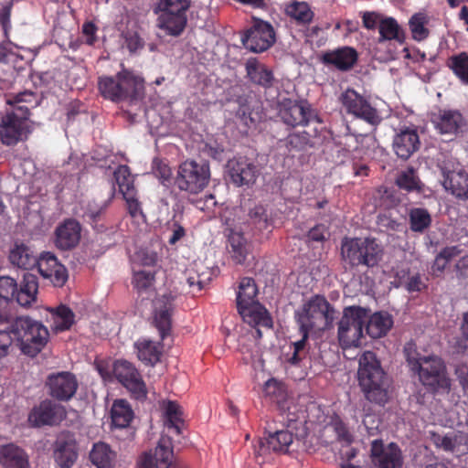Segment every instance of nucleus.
Segmentation results:
<instances>
[{"instance_id":"nucleus-1","label":"nucleus","mask_w":468,"mask_h":468,"mask_svg":"<svg viewBox=\"0 0 468 468\" xmlns=\"http://www.w3.org/2000/svg\"><path fill=\"white\" fill-rule=\"evenodd\" d=\"M6 102L13 106V110L2 119L0 137L4 144L14 145L17 142L26 139L30 133L29 108L22 103H34L35 95L31 91L10 94Z\"/></svg>"},{"instance_id":"nucleus-2","label":"nucleus","mask_w":468,"mask_h":468,"mask_svg":"<svg viewBox=\"0 0 468 468\" xmlns=\"http://www.w3.org/2000/svg\"><path fill=\"white\" fill-rule=\"evenodd\" d=\"M404 353L410 370L418 374L420 381L432 389H449L450 379L446 376L443 361L437 356H422L413 343L404 346Z\"/></svg>"},{"instance_id":"nucleus-3","label":"nucleus","mask_w":468,"mask_h":468,"mask_svg":"<svg viewBox=\"0 0 468 468\" xmlns=\"http://www.w3.org/2000/svg\"><path fill=\"white\" fill-rule=\"evenodd\" d=\"M358 363V381L367 399L377 404L387 402L388 382L376 354L364 352Z\"/></svg>"},{"instance_id":"nucleus-4","label":"nucleus","mask_w":468,"mask_h":468,"mask_svg":"<svg viewBox=\"0 0 468 468\" xmlns=\"http://www.w3.org/2000/svg\"><path fill=\"white\" fill-rule=\"evenodd\" d=\"M335 310L323 296L306 301L294 314L301 332H321L332 327Z\"/></svg>"},{"instance_id":"nucleus-5","label":"nucleus","mask_w":468,"mask_h":468,"mask_svg":"<svg viewBox=\"0 0 468 468\" xmlns=\"http://www.w3.org/2000/svg\"><path fill=\"white\" fill-rule=\"evenodd\" d=\"M11 332L16 339L21 352L36 356L47 345L49 337L48 328L40 322L28 316L12 319Z\"/></svg>"},{"instance_id":"nucleus-6","label":"nucleus","mask_w":468,"mask_h":468,"mask_svg":"<svg viewBox=\"0 0 468 468\" xmlns=\"http://www.w3.org/2000/svg\"><path fill=\"white\" fill-rule=\"evenodd\" d=\"M343 259L352 266H376L382 258V248L373 239H350L342 242Z\"/></svg>"},{"instance_id":"nucleus-7","label":"nucleus","mask_w":468,"mask_h":468,"mask_svg":"<svg viewBox=\"0 0 468 468\" xmlns=\"http://www.w3.org/2000/svg\"><path fill=\"white\" fill-rule=\"evenodd\" d=\"M367 320V313L364 308L349 306L344 309L337 328V338L343 349L359 345Z\"/></svg>"},{"instance_id":"nucleus-8","label":"nucleus","mask_w":468,"mask_h":468,"mask_svg":"<svg viewBox=\"0 0 468 468\" xmlns=\"http://www.w3.org/2000/svg\"><path fill=\"white\" fill-rule=\"evenodd\" d=\"M441 184L451 195L461 200L468 199V173L463 165L452 156L439 160Z\"/></svg>"},{"instance_id":"nucleus-9","label":"nucleus","mask_w":468,"mask_h":468,"mask_svg":"<svg viewBox=\"0 0 468 468\" xmlns=\"http://www.w3.org/2000/svg\"><path fill=\"white\" fill-rule=\"evenodd\" d=\"M190 0H159L157 8L161 12L157 27L170 36L180 35L186 25V11Z\"/></svg>"},{"instance_id":"nucleus-10","label":"nucleus","mask_w":468,"mask_h":468,"mask_svg":"<svg viewBox=\"0 0 468 468\" xmlns=\"http://www.w3.org/2000/svg\"><path fill=\"white\" fill-rule=\"evenodd\" d=\"M209 178L207 163L187 160L179 165L175 182L180 190L197 194L207 186Z\"/></svg>"},{"instance_id":"nucleus-11","label":"nucleus","mask_w":468,"mask_h":468,"mask_svg":"<svg viewBox=\"0 0 468 468\" xmlns=\"http://www.w3.org/2000/svg\"><path fill=\"white\" fill-rule=\"evenodd\" d=\"M346 112L371 125H378L382 118L377 109L353 89L345 90L339 98Z\"/></svg>"},{"instance_id":"nucleus-12","label":"nucleus","mask_w":468,"mask_h":468,"mask_svg":"<svg viewBox=\"0 0 468 468\" xmlns=\"http://www.w3.org/2000/svg\"><path fill=\"white\" fill-rule=\"evenodd\" d=\"M246 48L260 53L267 50L275 42V33L270 23L254 19L253 25L241 38Z\"/></svg>"},{"instance_id":"nucleus-13","label":"nucleus","mask_w":468,"mask_h":468,"mask_svg":"<svg viewBox=\"0 0 468 468\" xmlns=\"http://www.w3.org/2000/svg\"><path fill=\"white\" fill-rule=\"evenodd\" d=\"M171 438L162 436L154 453H144L138 462V468H186L174 463Z\"/></svg>"},{"instance_id":"nucleus-14","label":"nucleus","mask_w":468,"mask_h":468,"mask_svg":"<svg viewBox=\"0 0 468 468\" xmlns=\"http://www.w3.org/2000/svg\"><path fill=\"white\" fill-rule=\"evenodd\" d=\"M113 373L116 378L137 399L146 397L147 391L144 380L138 370L126 360H120L114 363Z\"/></svg>"},{"instance_id":"nucleus-15","label":"nucleus","mask_w":468,"mask_h":468,"mask_svg":"<svg viewBox=\"0 0 468 468\" xmlns=\"http://www.w3.org/2000/svg\"><path fill=\"white\" fill-rule=\"evenodd\" d=\"M279 116L288 126L307 125L316 116L305 101L284 100L280 104Z\"/></svg>"},{"instance_id":"nucleus-16","label":"nucleus","mask_w":468,"mask_h":468,"mask_svg":"<svg viewBox=\"0 0 468 468\" xmlns=\"http://www.w3.org/2000/svg\"><path fill=\"white\" fill-rule=\"evenodd\" d=\"M49 395L60 401L70 399L78 388L76 377L67 371L50 374L46 382Z\"/></svg>"},{"instance_id":"nucleus-17","label":"nucleus","mask_w":468,"mask_h":468,"mask_svg":"<svg viewBox=\"0 0 468 468\" xmlns=\"http://www.w3.org/2000/svg\"><path fill=\"white\" fill-rule=\"evenodd\" d=\"M36 264L41 276L54 286L62 287L68 281L69 274L66 267L53 253H41Z\"/></svg>"},{"instance_id":"nucleus-18","label":"nucleus","mask_w":468,"mask_h":468,"mask_svg":"<svg viewBox=\"0 0 468 468\" xmlns=\"http://www.w3.org/2000/svg\"><path fill=\"white\" fill-rule=\"evenodd\" d=\"M379 37L377 40L376 50H381L384 48H388V56L386 58L393 57L395 49L391 48V41L394 40L399 45L405 43L406 35L404 30L399 27L397 20L393 17H384L379 25L378 29Z\"/></svg>"},{"instance_id":"nucleus-19","label":"nucleus","mask_w":468,"mask_h":468,"mask_svg":"<svg viewBox=\"0 0 468 468\" xmlns=\"http://www.w3.org/2000/svg\"><path fill=\"white\" fill-rule=\"evenodd\" d=\"M228 167L231 182L237 186L254 184L260 173L257 165L245 157L229 161Z\"/></svg>"},{"instance_id":"nucleus-20","label":"nucleus","mask_w":468,"mask_h":468,"mask_svg":"<svg viewBox=\"0 0 468 468\" xmlns=\"http://www.w3.org/2000/svg\"><path fill=\"white\" fill-rule=\"evenodd\" d=\"M64 416L65 410L62 406L46 399L31 410L28 416V421L34 427L55 425L58 424Z\"/></svg>"},{"instance_id":"nucleus-21","label":"nucleus","mask_w":468,"mask_h":468,"mask_svg":"<svg viewBox=\"0 0 468 468\" xmlns=\"http://www.w3.org/2000/svg\"><path fill=\"white\" fill-rule=\"evenodd\" d=\"M372 463L378 468H400L402 464L401 452L395 443L387 447L378 440H374L371 445Z\"/></svg>"},{"instance_id":"nucleus-22","label":"nucleus","mask_w":468,"mask_h":468,"mask_svg":"<svg viewBox=\"0 0 468 468\" xmlns=\"http://www.w3.org/2000/svg\"><path fill=\"white\" fill-rule=\"evenodd\" d=\"M54 458L61 468H70L78 458L77 442L73 434L60 433L55 442Z\"/></svg>"},{"instance_id":"nucleus-23","label":"nucleus","mask_w":468,"mask_h":468,"mask_svg":"<svg viewBox=\"0 0 468 468\" xmlns=\"http://www.w3.org/2000/svg\"><path fill=\"white\" fill-rule=\"evenodd\" d=\"M432 122L441 134L456 135L466 127L462 113L457 110H440L434 115Z\"/></svg>"},{"instance_id":"nucleus-24","label":"nucleus","mask_w":468,"mask_h":468,"mask_svg":"<svg viewBox=\"0 0 468 468\" xmlns=\"http://www.w3.org/2000/svg\"><path fill=\"white\" fill-rule=\"evenodd\" d=\"M420 145L418 131L415 127H405L396 133L393 139V148L396 154L408 159L419 150Z\"/></svg>"},{"instance_id":"nucleus-25","label":"nucleus","mask_w":468,"mask_h":468,"mask_svg":"<svg viewBox=\"0 0 468 468\" xmlns=\"http://www.w3.org/2000/svg\"><path fill=\"white\" fill-rule=\"evenodd\" d=\"M80 225L74 219H67L55 231V244L62 250H71L80 239Z\"/></svg>"},{"instance_id":"nucleus-26","label":"nucleus","mask_w":468,"mask_h":468,"mask_svg":"<svg viewBox=\"0 0 468 468\" xmlns=\"http://www.w3.org/2000/svg\"><path fill=\"white\" fill-rule=\"evenodd\" d=\"M323 62L331 65L339 70L350 69L357 60V52L350 47H343L323 55Z\"/></svg>"},{"instance_id":"nucleus-27","label":"nucleus","mask_w":468,"mask_h":468,"mask_svg":"<svg viewBox=\"0 0 468 468\" xmlns=\"http://www.w3.org/2000/svg\"><path fill=\"white\" fill-rule=\"evenodd\" d=\"M0 464L4 468H29L28 455L16 444L3 445L0 447Z\"/></svg>"},{"instance_id":"nucleus-28","label":"nucleus","mask_w":468,"mask_h":468,"mask_svg":"<svg viewBox=\"0 0 468 468\" xmlns=\"http://www.w3.org/2000/svg\"><path fill=\"white\" fill-rule=\"evenodd\" d=\"M122 100H137L144 91L143 80L128 70L118 73Z\"/></svg>"},{"instance_id":"nucleus-29","label":"nucleus","mask_w":468,"mask_h":468,"mask_svg":"<svg viewBox=\"0 0 468 468\" xmlns=\"http://www.w3.org/2000/svg\"><path fill=\"white\" fill-rule=\"evenodd\" d=\"M244 322L252 326H261L270 329L272 321L267 310L260 303H254L240 310H238Z\"/></svg>"},{"instance_id":"nucleus-30","label":"nucleus","mask_w":468,"mask_h":468,"mask_svg":"<svg viewBox=\"0 0 468 468\" xmlns=\"http://www.w3.org/2000/svg\"><path fill=\"white\" fill-rule=\"evenodd\" d=\"M246 72L250 80L257 85L269 88L273 83L274 77L272 71L256 58L247 60Z\"/></svg>"},{"instance_id":"nucleus-31","label":"nucleus","mask_w":468,"mask_h":468,"mask_svg":"<svg viewBox=\"0 0 468 468\" xmlns=\"http://www.w3.org/2000/svg\"><path fill=\"white\" fill-rule=\"evenodd\" d=\"M90 459L97 468H114L117 453L109 444L99 441L93 444Z\"/></svg>"},{"instance_id":"nucleus-32","label":"nucleus","mask_w":468,"mask_h":468,"mask_svg":"<svg viewBox=\"0 0 468 468\" xmlns=\"http://www.w3.org/2000/svg\"><path fill=\"white\" fill-rule=\"evenodd\" d=\"M285 14L296 24L306 26L312 23L314 17V13L307 2L304 1H292L284 6Z\"/></svg>"},{"instance_id":"nucleus-33","label":"nucleus","mask_w":468,"mask_h":468,"mask_svg":"<svg viewBox=\"0 0 468 468\" xmlns=\"http://www.w3.org/2000/svg\"><path fill=\"white\" fill-rule=\"evenodd\" d=\"M367 332L372 338H379L385 335L393 324L390 314L386 312H378L367 320Z\"/></svg>"},{"instance_id":"nucleus-34","label":"nucleus","mask_w":468,"mask_h":468,"mask_svg":"<svg viewBox=\"0 0 468 468\" xmlns=\"http://www.w3.org/2000/svg\"><path fill=\"white\" fill-rule=\"evenodd\" d=\"M38 289L37 279L31 273H25L20 290L16 292V302L21 306H28L36 301Z\"/></svg>"},{"instance_id":"nucleus-35","label":"nucleus","mask_w":468,"mask_h":468,"mask_svg":"<svg viewBox=\"0 0 468 468\" xmlns=\"http://www.w3.org/2000/svg\"><path fill=\"white\" fill-rule=\"evenodd\" d=\"M17 284L13 278L0 277V323L8 321L6 310L9 301L16 297Z\"/></svg>"},{"instance_id":"nucleus-36","label":"nucleus","mask_w":468,"mask_h":468,"mask_svg":"<svg viewBox=\"0 0 468 468\" xmlns=\"http://www.w3.org/2000/svg\"><path fill=\"white\" fill-rule=\"evenodd\" d=\"M112 422L116 428H126L133 418V411L125 399H116L111 410Z\"/></svg>"},{"instance_id":"nucleus-37","label":"nucleus","mask_w":468,"mask_h":468,"mask_svg":"<svg viewBox=\"0 0 468 468\" xmlns=\"http://www.w3.org/2000/svg\"><path fill=\"white\" fill-rule=\"evenodd\" d=\"M257 293L258 290L254 280L249 277L243 278L240 281L237 295L238 310L258 303L259 302L256 299Z\"/></svg>"},{"instance_id":"nucleus-38","label":"nucleus","mask_w":468,"mask_h":468,"mask_svg":"<svg viewBox=\"0 0 468 468\" xmlns=\"http://www.w3.org/2000/svg\"><path fill=\"white\" fill-rule=\"evenodd\" d=\"M138 358L144 364L154 365L159 361L161 346L158 343L148 339L138 340L135 344Z\"/></svg>"},{"instance_id":"nucleus-39","label":"nucleus","mask_w":468,"mask_h":468,"mask_svg":"<svg viewBox=\"0 0 468 468\" xmlns=\"http://www.w3.org/2000/svg\"><path fill=\"white\" fill-rule=\"evenodd\" d=\"M50 314L52 329L57 333L69 330L75 322L74 313L66 305L50 309Z\"/></svg>"},{"instance_id":"nucleus-40","label":"nucleus","mask_w":468,"mask_h":468,"mask_svg":"<svg viewBox=\"0 0 468 468\" xmlns=\"http://www.w3.org/2000/svg\"><path fill=\"white\" fill-rule=\"evenodd\" d=\"M37 259L33 251L24 244L16 245L9 254L12 264L26 270L34 267Z\"/></svg>"},{"instance_id":"nucleus-41","label":"nucleus","mask_w":468,"mask_h":468,"mask_svg":"<svg viewBox=\"0 0 468 468\" xmlns=\"http://www.w3.org/2000/svg\"><path fill=\"white\" fill-rule=\"evenodd\" d=\"M229 242L232 260L238 264L244 263L250 251V246L243 235L232 231L229 237Z\"/></svg>"},{"instance_id":"nucleus-42","label":"nucleus","mask_w":468,"mask_h":468,"mask_svg":"<svg viewBox=\"0 0 468 468\" xmlns=\"http://www.w3.org/2000/svg\"><path fill=\"white\" fill-rule=\"evenodd\" d=\"M163 297L167 299V302L164 306L161 304V300H156L154 302V319L156 326L160 331L161 337L164 339L171 326L170 312L172 310V305L170 302L168 303V300L171 298L170 296L166 297L164 295Z\"/></svg>"},{"instance_id":"nucleus-43","label":"nucleus","mask_w":468,"mask_h":468,"mask_svg":"<svg viewBox=\"0 0 468 468\" xmlns=\"http://www.w3.org/2000/svg\"><path fill=\"white\" fill-rule=\"evenodd\" d=\"M409 223L413 232L423 233L431 224V216L425 208L414 207L409 212Z\"/></svg>"},{"instance_id":"nucleus-44","label":"nucleus","mask_w":468,"mask_h":468,"mask_svg":"<svg viewBox=\"0 0 468 468\" xmlns=\"http://www.w3.org/2000/svg\"><path fill=\"white\" fill-rule=\"evenodd\" d=\"M430 21L429 16L424 13H416L409 20V27L412 36V38L416 41L425 40L430 31L427 28V25Z\"/></svg>"},{"instance_id":"nucleus-45","label":"nucleus","mask_w":468,"mask_h":468,"mask_svg":"<svg viewBox=\"0 0 468 468\" xmlns=\"http://www.w3.org/2000/svg\"><path fill=\"white\" fill-rule=\"evenodd\" d=\"M182 423V411L178 404L174 401H168L165 408L164 425L168 431H174L180 433V424Z\"/></svg>"},{"instance_id":"nucleus-46","label":"nucleus","mask_w":468,"mask_h":468,"mask_svg":"<svg viewBox=\"0 0 468 468\" xmlns=\"http://www.w3.org/2000/svg\"><path fill=\"white\" fill-rule=\"evenodd\" d=\"M293 441V435L291 429L276 431L268 437V443L273 452H287Z\"/></svg>"},{"instance_id":"nucleus-47","label":"nucleus","mask_w":468,"mask_h":468,"mask_svg":"<svg viewBox=\"0 0 468 468\" xmlns=\"http://www.w3.org/2000/svg\"><path fill=\"white\" fill-rule=\"evenodd\" d=\"M99 89L102 96L113 101H122V92L119 81V76L116 78L102 77L99 80Z\"/></svg>"},{"instance_id":"nucleus-48","label":"nucleus","mask_w":468,"mask_h":468,"mask_svg":"<svg viewBox=\"0 0 468 468\" xmlns=\"http://www.w3.org/2000/svg\"><path fill=\"white\" fill-rule=\"evenodd\" d=\"M114 178L122 197L136 192L133 185L134 179L128 166L120 165L114 172Z\"/></svg>"},{"instance_id":"nucleus-49","label":"nucleus","mask_w":468,"mask_h":468,"mask_svg":"<svg viewBox=\"0 0 468 468\" xmlns=\"http://www.w3.org/2000/svg\"><path fill=\"white\" fill-rule=\"evenodd\" d=\"M211 280V272L204 266H197L195 272L189 273L186 282L193 292H200Z\"/></svg>"},{"instance_id":"nucleus-50","label":"nucleus","mask_w":468,"mask_h":468,"mask_svg":"<svg viewBox=\"0 0 468 468\" xmlns=\"http://www.w3.org/2000/svg\"><path fill=\"white\" fill-rule=\"evenodd\" d=\"M263 393L278 405L283 403L286 399V390L283 385L274 378H271L265 382Z\"/></svg>"},{"instance_id":"nucleus-51","label":"nucleus","mask_w":468,"mask_h":468,"mask_svg":"<svg viewBox=\"0 0 468 468\" xmlns=\"http://www.w3.org/2000/svg\"><path fill=\"white\" fill-rule=\"evenodd\" d=\"M11 323L12 319L10 316H8L7 322L0 323V358L6 356L12 347Z\"/></svg>"},{"instance_id":"nucleus-52","label":"nucleus","mask_w":468,"mask_h":468,"mask_svg":"<svg viewBox=\"0 0 468 468\" xmlns=\"http://www.w3.org/2000/svg\"><path fill=\"white\" fill-rule=\"evenodd\" d=\"M249 220L250 223L259 230L266 229L270 224L267 210L261 205L255 206L250 210Z\"/></svg>"},{"instance_id":"nucleus-53","label":"nucleus","mask_w":468,"mask_h":468,"mask_svg":"<svg viewBox=\"0 0 468 468\" xmlns=\"http://www.w3.org/2000/svg\"><path fill=\"white\" fill-rule=\"evenodd\" d=\"M396 183L399 188L413 191L420 188V180L412 168L402 171L397 177Z\"/></svg>"},{"instance_id":"nucleus-54","label":"nucleus","mask_w":468,"mask_h":468,"mask_svg":"<svg viewBox=\"0 0 468 468\" xmlns=\"http://www.w3.org/2000/svg\"><path fill=\"white\" fill-rule=\"evenodd\" d=\"M450 67L463 82L468 84V55L466 53L452 57Z\"/></svg>"},{"instance_id":"nucleus-55","label":"nucleus","mask_w":468,"mask_h":468,"mask_svg":"<svg viewBox=\"0 0 468 468\" xmlns=\"http://www.w3.org/2000/svg\"><path fill=\"white\" fill-rule=\"evenodd\" d=\"M154 282V273L149 271H137L133 274L134 287L139 291L148 290Z\"/></svg>"},{"instance_id":"nucleus-56","label":"nucleus","mask_w":468,"mask_h":468,"mask_svg":"<svg viewBox=\"0 0 468 468\" xmlns=\"http://www.w3.org/2000/svg\"><path fill=\"white\" fill-rule=\"evenodd\" d=\"M238 115L248 127L255 125L261 118L259 111H254L250 105H241Z\"/></svg>"},{"instance_id":"nucleus-57","label":"nucleus","mask_w":468,"mask_h":468,"mask_svg":"<svg viewBox=\"0 0 468 468\" xmlns=\"http://www.w3.org/2000/svg\"><path fill=\"white\" fill-rule=\"evenodd\" d=\"M310 134L306 132L292 133L287 137V144L295 150L304 149L310 144Z\"/></svg>"},{"instance_id":"nucleus-58","label":"nucleus","mask_w":468,"mask_h":468,"mask_svg":"<svg viewBox=\"0 0 468 468\" xmlns=\"http://www.w3.org/2000/svg\"><path fill=\"white\" fill-rule=\"evenodd\" d=\"M327 431H332L335 433L338 441H343L346 445L352 441V435L349 433L345 424L340 420H335L325 428Z\"/></svg>"},{"instance_id":"nucleus-59","label":"nucleus","mask_w":468,"mask_h":468,"mask_svg":"<svg viewBox=\"0 0 468 468\" xmlns=\"http://www.w3.org/2000/svg\"><path fill=\"white\" fill-rule=\"evenodd\" d=\"M152 170L153 174L163 182L170 180L172 176V171L168 165L158 158L153 160Z\"/></svg>"},{"instance_id":"nucleus-60","label":"nucleus","mask_w":468,"mask_h":468,"mask_svg":"<svg viewBox=\"0 0 468 468\" xmlns=\"http://www.w3.org/2000/svg\"><path fill=\"white\" fill-rule=\"evenodd\" d=\"M383 18L381 14L374 11H366L362 14L363 26L368 30L379 29Z\"/></svg>"},{"instance_id":"nucleus-61","label":"nucleus","mask_w":468,"mask_h":468,"mask_svg":"<svg viewBox=\"0 0 468 468\" xmlns=\"http://www.w3.org/2000/svg\"><path fill=\"white\" fill-rule=\"evenodd\" d=\"M398 286H402L408 292H420L425 287V284L421 281L420 276L419 274H415L412 276H409L404 280H400L399 284Z\"/></svg>"},{"instance_id":"nucleus-62","label":"nucleus","mask_w":468,"mask_h":468,"mask_svg":"<svg viewBox=\"0 0 468 468\" xmlns=\"http://www.w3.org/2000/svg\"><path fill=\"white\" fill-rule=\"evenodd\" d=\"M127 203V208L130 215L133 218L142 214L140 204L136 198V192L123 196Z\"/></svg>"},{"instance_id":"nucleus-63","label":"nucleus","mask_w":468,"mask_h":468,"mask_svg":"<svg viewBox=\"0 0 468 468\" xmlns=\"http://www.w3.org/2000/svg\"><path fill=\"white\" fill-rule=\"evenodd\" d=\"M11 6L5 5L0 10V24L2 26L5 37H8V33L12 27L11 26Z\"/></svg>"},{"instance_id":"nucleus-64","label":"nucleus","mask_w":468,"mask_h":468,"mask_svg":"<svg viewBox=\"0 0 468 468\" xmlns=\"http://www.w3.org/2000/svg\"><path fill=\"white\" fill-rule=\"evenodd\" d=\"M125 46L130 52L134 53L143 48L144 42L136 33H128L125 36Z\"/></svg>"}]
</instances>
